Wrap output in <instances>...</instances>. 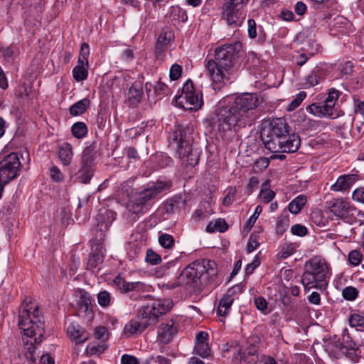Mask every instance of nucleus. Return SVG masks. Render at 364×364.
Wrapping results in <instances>:
<instances>
[{"label": "nucleus", "mask_w": 364, "mask_h": 364, "mask_svg": "<svg viewBox=\"0 0 364 364\" xmlns=\"http://www.w3.org/2000/svg\"><path fill=\"white\" fill-rule=\"evenodd\" d=\"M146 261L152 265H156L161 262V259L158 254L149 249L146 251Z\"/></svg>", "instance_id": "obj_45"}, {"label": "nucleus", "mask_w": 364, "mask_h": 364, "mask_svg": "<svg viewBox=\"0 0 364 364\" xmlns=\"http://www.w3.org/2000/svg\"><path fill=\"white\" fill-rule=\"evenodd\" d=\"M171 186V181L159 180L149 183L146 188L136 193L134 199L128 203V210L136 215L144 213L147 206L153 203L160 193L169 189Z\"/></svg>", "instance_id": "obj_7"}, {"label": "nucleus", "mask_w": 364, "mask_h": 364, "mask_svg": "<svg viewBox=\"0 0 364 364\" xmlns=\"http://www.w3.org/2000/svg\"><path fill=\"white\" fill-rule=\"evenodd\" d=\"M330 211L338 218L349 224L360 226L364 221V213L358 210L350 202L341 198L334 200Z\"/></svg>", "instance_id": "obj_9"}, {"label": "nucleus", "mask_w": 364, "mask_h": 364, "mask_svg": "<svg viewBox=\"0 0 364 364\" xmlns=\"http://www.w3.org/2000/svg\"><path fill=\"white\" fill-rule=\"evenodd\" d=\"M262 103L257 93H243L234 97L218 114V126L223 131L232 128L250 126L253 121V111Z\"/></svg>", "instance_id": "obj_2"}, {"label": "nucleus", "mask_w": 364, "mask_h": 364, "mask_svg": "<svg viewBox=\"0 0 364 364\" xmlns=\"http://www.w3.org/2000/svg\"><path fill=\"white\" fill-rule=\"evenodd\" d=\"M116 218V213L112 210H101L97 216V227L101 235L108 230L109 226Z\"/></svg>", "instance_id": "obj_17"}, {"label": "nucleus", "mask_w": 364, "mask_h": 364, "mask_svg": "<svg viewBox=\"0 0 364 364\" xmlns=\"http://www.w3.org/2000/svg\"><path fill=\"white\" fill-rule=\"evenodd\" d=\"M249 0H225L222 7L223 18L230 26H240L243 19L240 9Z\"/></svg>", "instance_id": "obj_11"}, {"label": "nucleus", "mask_w": 364, "mask_h": 364, "mask_svg": "<svg viewBox=\"0 0 364 364\" xmlns=\"http://www.w3.org/2000/svg\"><path fill=\"white\" fill-rule=\"evenodd\" d=\"M204 273L214 275L216 273L215 263L212 260H196L183 269L177 280L168 284L169 289H174L181 285L197 283Z\"/></svg>", "instance_id": "obj_8"}, {"label": "nucleus", "mask_w": 364, "mask_h": 364, "mask_svg": "<svg viewBox=\"0 0 364 364\" xmlns=\"http://www.w3.org/2000/svg\"><path fill=\"white\" fill-rule=\"evenodd\" d=\"M289 226V219L287 217H283L279 219L277 223L276 232L278 235H282Z\"/></svg>", "instance_id": "obj_48"}, {"label": "nucleus", "mask_w": 364, "mask_h": 364, "mask_svg": "<svg viewBox=\"0 0 364 364\" xmlns=\"http://www.w3.org/2000/svg\"><path fill=\"white\" fill-rule=\"evenodd\" d=\"M98 304L102 307H107L109 305L111 301V295L107 291H102L97 294Z\"/></svg>", "instance_id": "obj_40"}, {"label": "nucleus", "mask_w": 364, "mask_h": 364, "mask_svg": "<svg viewBox=\"0 0 364 364\" xmlns=\"http://www.w3.org/2000/svg\"><path fill=\"white\" fill-rule=\"evenodd\" d=\"M21 162L18 154L11 153L0 161V178L9 183L17 177L20 171Z\"/></svg>", "instance_id": "obj_12"}, {"label": "nucleus", "mask_w": 364, "mask_h": 364, "mask_svg": "<svg viewBox=\"0 0 364 364\" xmlns=\"http://www.w3.org/2000/svg\"><path fill=\"white\" fill-rule=\"evenodd\" d=\"M87 68H81L80 66L74 67L73 70V76L74 79L77 82L85 80L88 75Z\"/></svg>", "instance_id": "obj_37"}, {"label": "nucleus", "mask_w": 364, "mask_h": 364, "mask_svg": "<svg viewBox=\"0 0 364 364\" xmlns=\"http://www.w3.org/2000/svg\"><path fill=\"white\" fill-rule=\"evenodd\" d=\"M291 232L299 237L305 236L307 233V229L305 226L296 224L291 228Z\"/></svg>", "instance_id": "obj_51"}, {"label": "nucleus", "mask_w": 364, "mask_h": 364, "mask_svg": "<svg viewBox=\"0 0 364 364\" xmlns=\"http://www.w3.org/2000/svg\"><path fill=\"white\" fill-rule=\"evenodd\" d=\"M194 353L202 358H208L211 355V350L208 343H195Z\"/></svg>", "instance_id": "obj_36"}, {"label": "nucleus", "mask_w": 364, "mask_h": 364, "mask_svg": "<svg viewBox=\"0 0 364 364\" xmlns=\"http://www.w3.org/2000/svg\"><path fill=\"white\" fill-rule=\"evenodd\" d=\"M289 133L288 126L282 118L272 119L267 129L264 128L261 132V137L263 142L276 141L286 138Z\"/></svg>", "instance_id": "obj_13"}, {"label": "nucleus", "mask_w": 364, "mask_h": 364, "mask_svg": "<svg viewBox=\"0 0 364 364\" xmlns=\"http://www.w3.org/2000/svg\"><path fill=\"white\" fill-rule=\"evenodd\" d=\"M102 262V257L100 255H93L88 259V266L95 268L99 263Z\"/></svg>", "instance_id": "obj_60"}, {"label": "nucleus", "mask_w": 364, "mask_h": 364, "mask_svg": "<svg viewBox=\"0 0 364 364\" xmlns=\"http://www.w3.org/2000/svg\"><path fill=\"white\" fill-rule=\"evenodd\" d=\"M343 356L349 358L352 362L357 363L360 359V355L358 353V348L357 347H354L352 348L346 349L343 353Z\"/></svg>", "instance_id": "obj_44"}, {"label": "nucleus", "mask_w": 364, "mask_h": 364, "mask_svg": "<svg viewBox=\"0 0 364 364\" xmlns=\"http://www.w3.org/2000/svg\"><path fill=\"white\" fill-rule=\"evenodd\" d=\"M297 247L298 245L296 243L286 242L282 245L281 250L279 251L278 255L280 259H287L296 252Z\"/></svg>", "instance_id": "obj_30"}, {"label": "nucleus", "mask_w": 364, "mask_h": 364, "mask_svg": "<svg viewBox=\"0 0 364 364\" xmlns=\"http://www.w3.org/2000/svg\"><path fill=\"white\" fill-rule=\"evenodd\" d=\"M341 92L335 88H331L328 91V97L322 103H314L309 106L308 111L318 117H334V106Z\"/></svg>", "instance_id": "obj_10"}, {"label": "nucleus", "mask_w": 364, "mask_h": 364, "mask_svg": "<svg viewBox=\"0 0 364 364\" xmlns=\"http://www.w3.org/2000/svg\"><path fill=\"white\" fill-rule=\"evenodd\" d=\"M362 260V255L358 250H352L348 254V261L354 266L358 265Z\"/></svg>", "instance_id": "obj_47"}, {"label": "nucleus", "mask_w": 364, "mask_h": 364, "mask_svg": "<svg viewBox=\"0 0 364 364\" xmlns=\"http://www.w3.org/2000/svg\"><path fill=\"white\" fill-rule=\"evenodd\" d=\"M269 164V161L267 158L260 157L256 161L255 166L259 170H264L268 167Z\"/></svg>", "instance_id": "obj_59"}, {"label": "nucleus", "mask_w": 364, "mask_h": 364, "mask_svg": "<svg viewBox=\"0 0 364 364\" xmlns=\"http://www.w3.org/2000/svg\"><path fill=\"white\" fill-rule=\"evenodd\" d=\"M113 282L119 289L126 293L130 291H143L145 287L144 284L141 282H127L120 275L116 277L114 279Z\"/></svg>", "instance_id": "obj_18"}, {"label": "nucleus", "mask_w": 364, "mask_h": 364, "mask_svg": "<svg viewBox=\"0 0 364 364\" xmlns=\"http://www.w3.org/2000/svg\"><path fill=\"white\" fill-rule=\"evenodd\" d=\"M122 363L123 364H139L137 358L129 355H122Z\"/></svg>", "instance_id": "obj_63"}, {"label": "nucleus", "mask_w": 364, "mask_h": 364, "mask_svg": "<svg viewBox=\"0 0 364 364\" xmlns=\"http://www.w3.org/2000/svg\"><path fill=\"white\" fill-rule=\"evenodd\" d=\"M355 111L364 117V100H355Z\"/></svg>", "instance_id": "obj_64"}, {"label": "nucleus", "mask_w": 364, "mask_h": 364, "mask_svg": "<svg viewBox=\"0 0 364 364\" xmlns=\"http://www.w3.org/2000/svg\"><path fill=\"white\" fill-rule=\"evenodd\" d=\"M269 182L268 181L262 184L259 198L265 203H268L272 201L275 196V193L273 191L269 190Z\"/></svg>", "instance_id": "obj_31"}, {"label": "nucleus", "mask_w": 364, "mask_h": 364, "mask_svg": "<svg viewBox=\"0 0 364 364\" xmlns=\"http://www.w3.org/2000/svg\"><path fill=\"white\" fill-rule=\"evenodd\" d=\"M68 335L77 343H82L87 340V333L79 325L70 323L67 328Z\"/></svg>", "instance_id": "obj_22"}, {"label": "nucleus", "mask_w": 364, "mask_h": 364, "mask_svg": "<svg viewBox=\"0 0 364 364\" xmlns=\"http://www.w3.org/2000/svg\"><path fill=\"white\" fill-rule=\"evenodd\" d=\"M182 73V68L178 64L173 65L170 68V78L171 80H178Z\"/></svg>", "instance_id": "obj_50"}, {"label": "nucleus", "mask_w": 364, "mask_h": 364, "mask_svg": "<svg viewBox=\"0 0 364 364\" xmlns=\"http://www.w3.org/2000/svg\"><path fill=\"white\" fill-rule=\"evenodd\" d=\"M194 92H196V90L193 86V83L191 80H188L182 88L181 96H187Z\"/></svg>", "instance_id": "obj_54"}, {"label": "nucleus", "mask_w": 364, "mask_h": 364, "mask_svg": "<svg viewBox=\"0 0 364 364\" xmlns=\"http://www.w3.org/2000/svg\"><path fill=\"white\" fill-rule=\"evenodd\" d=\"M104 345H88L87 347V352L91 355L101 353L105 350Z\"/></svg>", "instance_id": "obj_56"}, {"label": "nucleus", "mask_w": 364, "mask_h": 364, "mask_svg": "<svg viewBox=\"0 0 364 364\" xmlns=\"http://www.w3.org/2000/svg\"><path fill=\"white\" fill-rule=\"evenodd\" d=\"M90 105V101L87 98H83L82 100L75 102L70 107V113L73 116H78L83 114Z\"/></svg>", "instance_id": "obj_28"}, {"label": "nucleus", "mask_w": 364, "mask_h": 364, "mask_svg": "<svg viewBox=\"0 0 364 364\" xmlns=\"http://www.w3.org/2000/svg\"><path fill=\"white\" fill-rule=\"evenodd\" d=\"M169 146H176L181 163L186 166H195L199 161L200 151L193 145L188 129L178 126L168 137Z\"/></svg>", "instance_id": "obj_4"}, {"label": "nucleus", "mask_w": 364, "mask_h": 364, "mask_svg": "<svg viewBox=\"0 0 364 364\" xmlns=\"http://www.w3.org/2000/svg\"><path fill=\"white\" fill-rule=\"evenodd\" d=\"M18 324L26 336L23 338L26 358L34 364H55L54 359L48 353L42 354L39 361L36 363L37 346L35 344L41 342L45 333V323L38 306L31 299L21 305Z\"/></svg>", "instance_id": "obj_1"}, {"label": "nucleus", "mask_w": 364, "mask_h": 364, "mask_svg": "<svg viewBox=\"0 0 364 364\" xmlns=\"http://www.w3.org/2000/svg\"><path fill=\"white\" fill-rule=\"evenodd\" d=\"M178 331V328L173 320L166 323H161L158 332V337L161 342L168 343Z\"/></svg>", "instance_id": "obj_19"}, {"label": "nucleus", "mask_w": 364, "mask_h": 364, "mask_svg": "<svg viewBox=\"0 0 364 364\" xmlns=\"http://www.w3.org/2000/svg\"><path fill=\"white\" fill-rule=\"evenodd\" d=\"M168 310V306L163 301L151 299L138 311L137 316L141 321L132 320L127 323L124 328V334L129 337L141 333L149 326L156 323L158 318Z\"/></svg>", "instance_id": "obj_5"}, {"label": "nucleus", "mask_w": 364, "mask_h": 364, "mask_svg": "<svg viewBox=\"0 0 364 364\" xmlns=\"http://www.w3.org/2000/svg\"><path fill=\"white\" fill-rule=\"evenodd\" d=\"M73 135L77 139L83 138L87 133V127L84 122L75 123L71 129Z\"/></svg>", "instance_id": "obj_33"}, {"label": "nucleus", "mask_w": 364, "mask_h": 364, "mask_svg": "<svg viewBox=\"0 0 364 364\" xmlns=\"http://www.w3.org/2000/svg\"><path fill=\"white\" fill-rule=\"evenodd\" d=\"M167 86L161 81H158L154 87V93L156 97H160L161 95L165 94Z\"/></svg>", "instance_id": "obj_55"}, {"label": "nucleus", "mask_w": 364, "mask_h": 364, "mask_svg": "<svg viewBox=\"0 0 364 364\" xmlns=\"http://www.w3.org/2000/svg\"><path fill=\"white\" fill-rule=\"evenodd\" d=\"M159 243L165 249L170 250L175 245V240L171 235L163 233L159 237Z\"/></svg>", "instance_id": "obj_35"}, {"label": "nucleus", "mask_w": 364, "mask_h": 364, "mask_svg": "<svg viewBox=\"0 0 364 364\" xmlns=\"http://www.w3.org/2000/svg\"><path fill=\"white\" fill-rule=\"evenodd\" d=\"M358 180L357 174H346L339 176L331 186V189L334 191H343L350 188L353 184Z\"/></svg>", "instance_id": "obj_20"}, {"label": "nucleus", "mask_w": 364, "mask_h": 364, "mask_svg": "<svg viewBox=\"0 0 364 364\" xmlns=\"http://www.w3.org/2000/svg\"><path fill=\"white\" fill-rule=\"evenodd\" d=\"M242 44L237 41L224 44L215 49L214 58L206 60L205 68L208 71L214 90H220L230 82V76L235 70V65Z\"/></svg>", "instance_id": "obj_3"}, {"label": "nucleus", "mask_w": 364, "mask_h": 364, "mask_svg": "<svg viewBox=\"0 0 364 364\" xmlns=\"http://www.w3.org/2000/svg\"><path fill=\"white\" fill-rule=\"evenodd\" d=\"M259 265V260L257 257L250 264H248L245 268L246 274H251L255 268Z\"/></svg>", "instance_id": "obj_62"}, {"label": "nucleus", "mask_w": 364, "mask_h": 364, "mask_svg": "<svg viewBox=\"0 0 364 364\" xmlns=\"http://www.w3.org/2000/svg\"><path fill=\"white\" fill-rule=\"evenodd\" d=\"M255 304L257 309L264 313H267V302L266 299L262 296H259L255 299Z\"/></svg>", "instance_id": "obj_52"}, {"label": "nucleus", "mask_w": 364, "mask_h": 364, "mask_svg": "<svg viewBox=\"0 0 364 364\" xmlns=\"http://www.w3.org/2000/svg\"><path fill=\"white\" fill-rule=\"evenodd\" d=\"M306 93L304 91H301L298 93L294 100L288 105L287 110L293 111L300 105L301 102L306 98Z\"/></svg>", "instance_id": "obj_42"}, {"label": "nucleus", "mask_w": 364, "mask_h": 364, "mask_svg": "<svg viewBox=\"0 0 364 364\" xmlns=\"http://www.w3.org/2000/svg\"><path fill=\"white\" fill-rule=\"evenodd\" d=\"M95 336L97 340L105 341L109 338V332L106 327L99 326L95 330Z\"/></svg>", "instance_id": "obj_46"}, {"label": "nucleus", "mask_w": 364, "mask_h": 364, "mask_svg": "<svg viewBox=\"0 0 364 364\" xmlns=\"http://www.w3.org/2000/svg\"><path fill=\"white\" fill-rule=\"evenodd\" d=\"M233 298L231 295L225 294L221 299L218 308V314L220 316H225L228 314V311L230 309L232 303Z\"/></svg>", "instance_id": "obj_29"}, {"label": "nucleus", "mask_w": 364, "mask_h": 364, "mask_svg": "<svg viewBox=\"0 0 364 364\" xmlns=\"http://www.w3.org/2000/svg\"><path fill=\"white\" fill-rule=\"evenodd\" d=\"M327 351L330 356L338 359L343 356L345 348H342V345L340 343L336 342L327 347Z\"/></svg>", "instance_id": "obj_34"}, {"label": "nucleus", "mask_w": 364, "mask_h": 364, "mask_svg": "<svg viewBox=\"0 0 364 364\" xmlns=\"http://www.w3.org/2000/svg\"><path fill=\"white\" fill-rule=\"evenodd\" d=\"M180 97L185 100L186 104L189 105L186 107L188 109H198L203 104L201 92L196 93V92L187 96H181Z\"/></svg>", "instance_id": "obj_24"}, {"label": "nucleus", "mask_w": 364, "mask_h": 364, "mask_svg": "<svg viewBox=\"0 0 364 364\" xmlns=\"http://www.w3.org/2000/svg\"><path fill=\"white\" fill-rule=\"evenodd\" d=\"M185 203V200L181 196H176L173 198L166 201L165 204V212L166 213H173L181 209Z\"/></svg>", "instance_id": "obj_26"}, {"label": "nucleus", "mask_w": 364, "mask_h": 364, "mask_svg": "<svg viewBox=\"0 0 364 364\" xmlns=\"http://www.w3.org/2000/svg\"><path fill=\"white\" fill-rule=\"evenodd\" d=\"M338 343H340L342 345V348H345V350L356 347V344L351 339L349 333L346 331L343 332L341 341H338Z\"/></svg>", "instance_id": "obj_41"}, {"label": "nucleus", "mask_w": 364, "mask_h": 364, "mask_svg": "<svg viewBox=\"0 0 364 364\" xmlns=\"http://www.w3.org/2000/svg\"><path fill=\"white\" fill-rule=\"evenodd\" d=\"M143 94L142 82L139 81L134 82L127 92V102L130 106H137L142 99Z\"/></svg>", "instance_id": "obj_16"}, {"label": "nucleus", "mask_w": 364, "mask_h": 364, "mask_svg": "<svg viewBox=\"0 0 364 364\" xmlns=\"http://www.w3.org/2000/svg\"><path fill=\"white\" fill-rule=\"evenodd\" d=\"M306 269L304 272L301 282L305 290L312 288L323 289L327 286L326 277L328 274V267L323 259L314 257L305 264Z\"/></svg>", "instance_id": "obj_6"}, {"label": "nucleus", "mask_w": 364, "mask_h": 364, "mask_svg": "<svg viewBox=\"0 0 364 364\" xmlns=\"http://www.w3.org/2000/svg\"><path fill=\"white\" fill-rule=\"evenodd\" d=\"M307 202L306 196L301 194L296 196L288 205L289 210L292 214H298Z\"/></svg>", "instance_id": "obj_27"}, {"label": "nucleus", "mask_w": 364, "mask_h": 364, "mask_svg": "<svg viewBox=\"0 0 364 364\" xmlns=\"http://www.w3.org/2000/svg\"><path fill=\"white\" fill-rule=\"evenodd\" d=\"M323 80L324 75L323 70L320 68H316L304 77L302 82V87L304 89H308L318 85Z\"/></svg>", "instance_id": "obj_21"}, {"label": "nucleus", "mask_w": 364, "mask_h": 364, "mask_svg": "<svg viewBox=\"0 0 364 364\" xmlns=\"http://www.w3.org/2000/svg\"><path fill=\"white\" fill-rule=\"evenodd\" d=\"M248 24V36L250 38H255L257 36L256 23L253 19H249Z\"/></svg>", "instance_id": "obj_58"}, {"label": "nucleus", "mask_w": 364, "mask_h": 364, "mask_svg": "<svg viewBox=\"0 0 364 364\" xmlns=\"http://www.w3.org/2000/svg\"><path fill=\"white\" fill-rule=\"evenodd\" d=\"M358 294V291L355 287H347L343 289L342 295L343 298L348 301L355 300Z\"/></svg>", "instance_id": "obj_38"}, {"label": "nucleus", "mask_w": 364, "mask_h": 364, "mask_svg": "<svg viewBox=\"0 0 364 364\" xmlns=\"http://www.w3.org/2000/svg\"><path fill=\"white\" fill-rule=\"evenodd\" d=\"M262 211V207L261 205H257L255 210L254 214L247 220L245 225V228L248 231L253 227L255 223L256 222L258 216Z\"/></svg>", "instance_id": "obj_43"}, {"label": "nucleus", "mask_w": 364, "mask_h": 364, "mask_svg": "<svg viewBox=\"0 0 364 364\" xmlns=\"http://www.w3.org/2000/svg\"><path fill=\"white\" fill-rule=\"evenodd\" d=\"M73 146L68 143H63L60 146L58 156L63 165L68 166L71 163L73 159Z\"/></svg>", "instance_id": "obj_25"}, {"label": "nucleus", "mask_w": 364, "mask_h": 364, "mask_svg": "<svg viewBox=\"0 0 364 364\" xmlns=\"http://www.w3.org/2000/svg\"><path fill=\"white\" fill-rule=\"evenodd\" d=\"M349 323L352 327H358L360 331L364 330V316L360 314H353L350 317Z\"/></svg>", "instance_id": "obj_39"}, {"label": "nucleus", "mask_w": 364, "mask_h": 364, "mask_svg": "<svg viewBox=\"0 0 364 364\" xmlns=\"http://www.w3.org/2000/svg\"><path fill=\"white\" fill-rule=\"evenodd\" d=\"M301 139L298 134L286 135V138L276 141H265V147L272 153H294L300 147Z\"/></svg>", "instance_id": "obj_14"}, {"label": "nucleus", "mask_w": 364, "mask_h": 364, "mask_svg": "<svg viewBox=\"0 0 364 364\" xmlns=\"http://www.w3.org/2000/svg\"><path fill=\"white\" fill-rule=\"evenodd\" d=\"M95 154V147L93 144L87 146L82 151L81 168L78 171V178L82 183H88L92 176Z\"/></svg>", "instance_id": "obj_15"}, {"label": "nucleus", "mask_w": 364, "mask_h": 364, "mask_svg": "<svg viewBox=\"0 0 364 364\" xmlns=\"http://www.w3.org/2000/svg\"><path fill=\"white\" fill-rule=\"evenodd\" d=\"M235 195V189L230 188L228 191L227 196L223 199V204L225 205H230L234 201V197Z\"/></svg>", "instance_id": "obj_61"}, {"label": "nucleus", "mask_w": 364, "mask_h": 364, "mask_svg": "<svg viewBox=\"0 0 364 364\" xmlns=\"http://www.w3.org/2000/svg\"><path fill=\"white\" fill-rule=\"evenodd\" d=\"M79 307L86 312L90 310L92 304L90 296L88 293L85 291H80L79 300L77 301Z\"/></svg>", "instance_id": "obj_32"}, {"label": "nucleus", "mask_w": 364, "mask_h": 364, "mask_svg": "<svg viewBox=\"0 0 364 364\" xmlns=\"http://www.w3.org/2000/svg\"><path fill=\"white\" fill-rule=\"evenodd\" d=\"M50 177L55 182H60L63 178V175L60 169L54 166L50 168Z\"/></svg>", "instance_id": "obj_53"}, {"label": "nucleus", "mask_w": 364, "mask_h": 364, "mask_svg": "<svg viewBox=\"0 0 364 364\" xmlns=\"http://www.w3.org/2000/svg\"><path fill=\"white\" fill-rule=\"evenodd\" d=\"M173 39V33L171 31H163L158 37L156 43V52L157 53L163 52Z\"/></svg>", "instance_id": "obj_23"}, {"label": "nucleus", "mask_w": 364, "mask_h": 364, "mask_svg": "<svg viewBox=\"0 0 364 364\" xmlns=\"http://www.w3.org/2000/svg\"><path fill=\"white\" fill-rule=\"evenodd\" d=\"M354 200L364 203V187L355 189L352 194Z\"/></svg>", "instance_id": "obj_57"}, {"label": "nucleus", "mask_w": 364, "mask_h": 364, "mask_svg": "<svg viewBox=\"0 0 364 364\" xmlns=\"http://www.w3.org/2000/svg\"><path fill=\"white\" fill-rule=\"evenodd\" d=\"M259 245L258 236L255 234H251L247 243V252L250 253L253 252Z\"/></svg>", "instance_id": "obj_49"}]
</instances>
